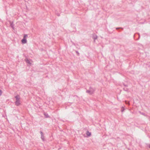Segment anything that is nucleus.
I'll return each instance as SVG.
<instances>
[{
  "label": "nucleus",
  "instance_id": "f257e3e1",
  "mask_svg": "<svg viewBox=\"0 0 150 150\" xmlns=\"http://www.w3.org/2000/svg\"><path fill=\"white\" fill-rule=\"evenodd\" d=\"M15 98L16 99V101L15 102V104L17 106H19L21 104L20 103V96L18 95L16 96L15 97Z\"/></svg>",
  "mask_w": 150,
  "mask_h": 150
},
{
  "label": "nucleus",
  "instance_id": "f03ea898",
  "mask_svg": "<svg viewBox=\"0 0 150 150\" xmlns=\"http://www.w3.org/2000/svg\"><path fill=\"white\" fill-rule=\"evenodd\" d=\"M95 90L93 88L90 87L89 90H87L86 91V92L90 94H92L94 92Z\"/></svg>",
  "mask_w": 150,
  "mask_h": 150
},
{
  "label": "nucleus",
  "instance_id": "7ed1b4c3",
  "mask_svg": "<svg viewBox=\"0 0 150 150\" xmlns=\"http://www.w3.org/2000/svg\"><path fill=\"white\" fill-rule=\"evenodd\" d=\"M40 133L41 134V139L43 141H44L45 140V137L42 132V131H40Z\"/></svg>",
  "mask_w": 150,
  "mask_h": 150
},
{
  "label": "nucleus",
  "instance_id": "20e7f679",
  "mask_svg": "<svg viewBox=\"0 0 150 150\" xmlns=\"http://www.w3.org/2000/svg\"><path fill=\"white\" fill-rule=\"evenodd\" d=\"M21 42L23 44H25L27 43V40L26 39L23 38L21 40Z\"/></svg>",
  "mask_w": 150,
  "mask_h": 150
},
{
  "label": "nucleus",
  "instance_id": "39448f33",
  "mask_svg": "<svg viewBox=\"0 0 150 150\" xmlns=\"http://www.w3.org/2000/svg\"><path fill=\"white\" fill-rule=\"evenodd\" d=\"M10 26H11V27L13 29H14V25H13V22H11V21L10 22Z\"/></svg>",
  "mask_w": 150,
  "mask_h": 150
},
{
  "label": "nucleus",
  "instance_id": "423d86ee",
  "mask_svg": "<svg viewBox=\"0 0 150 150\" xmlns=\"http://www.w3.org/2000/svg\"><path fill=\"white\" fill-rule=\"evenodd\" d=\"M25 60L27 63L29 64H31V63H30V61L29 60H28V59H26Z\"/></svg>",
  "mask_w": 150,
  "mask_h": 150
},
{
  "label": "nucleus",
  "instance_id": "0eeeda50",
  "mask_svg": "<svg viewBox=\"0 0 150 150\" xmlns=\"http://www.w3.org/2000/svg\"><path fill=\"white\" fill-rule=\"evenodd\" d=\"M86 135L88 136H90L91 135V133L90 132L88 131H87L86 133Z\"/></svg>",
  "mask_w": 150,
  "mask_h": 150
},
{
  "label": "nucleus",
  "instance_id": "6e6552de",
  "mask_svg": "<svg viewBox=\"0 0 150 150\" xmlns=\"http://www.w3.org/2000/svg\"><path fill=\"white\" fill-rule=\"evenodd\" d=\"M97 38V36L96 35H93V38L94 40H95Z\"/></svg>",
  "mask_w": 150,
  "mask_h": 150
},
{
  "label": "nucleus",
  "instance_id": "1a4fd4ad",
  "mask_svg": "<svg viewBox=\"0 0 150 150\" xmlns=\"http://www.w3.org/2000/svg\"><path fill=\"white\" fill-rule=\"evenodd\" d=\"M28 37V35L27 34H24V35L23 38H24L26 39Z\"/></svg>",
  "mask_w": 150,
  "mask_h": 150
},
{
  "label": "nucleus",
  "instance_id": "9d476101",
  "mask_svg": "<svg viewBox=\"0 0 150 150\" xmlns=\"http://www.w3.org/2000/svg\"><path fill=\"white\" fill-rule=\"evenodd\" d=\"M125 108H123V107H122V109H121V111L122 112H123L125 110Z\"/></svg>",
  "mask_w": 150,
  "mask_h": 150
},
{
  "label": "nucleus",
  "instance_id": "9b49d317",
  "mask_svg": "<svg viewBox=\"0 0 150 150\" xmlns=\"http://www.w3.org/2000/svg\"><path fill=\"white\" fill-rule=\"evenodd\" d=\"M125 103L126 104H128V105H129V101H125Z\"/></svg>",
  "mask_w": 150,
  "mask_h": 150
},
{
  "label": "nucleus",
  "instance_id": "f8f14e48",
  "mask_svg": "<svg viewBox=\"0 0 150 150\" xmlns=\"http://www.w3.org/2000/svg\"><path fill=\"white\" fill-rule=\"evenodd\" d=\"M2 94V91L0 89V96Z\"/></svg>",
  "mask_w": 150,
  "mask_h": 150
},
{
  "label": "nucleus",
  "instance_id": "ddd939ff",
  "mask_svg": "<svg viewBox=\"0 0 150 150\" xmlns=\"http://www.w3.org/2000/svg\"><path fill=\"white\" fill-rule=\"evenodd\" d=\"M116 28V29H119V28ZM122 28V29H123V28Z\"/></svg>",
  "mask_w": 150,
  "mask_h": 150
},
{
  "label": "nucleus",
  "instance_id": "4468645a",
  "mask_svg": "<svg viewBox=\"0 0 150 150\" xmlns=\"http://www.w3.org/2000/svg\"><path fill=\"white\" fill-rule=\"evenodd\" d=\"M149 147L150 148V144H149Z\"/></svg>",
  "mask_w": 150,
  "mask_h": 150
},
{
  "label": "nucleus",
  "instance_id": "2eb2a0df",
  "mask_svg": "<svg viewBox=\"0 0 150 150\" xmlns=\"http://www.w3.org/2000/svg\"><path fill=\"white\" fill-rule=\"evenodd\" d=\"M77 53L79 54V53H78V52H77Z\"/></svg>",
  "mask_w": 150,
  "mask_h": 150
},
{
  "label": "nucleus",
  "instance_id": "dca6fc26",
  "mask_svg": "<svg viewBox=\"0 0 150 150\" xmlns=\"http://www.w3.org/2000/svg\"><path fill=\"white\" fill-rule=\"evenodd\" d=\"M77 53L79 54V53H78V52H77Z\"/></svg>",
  "mask_w": 150,
  "mask_h": 150
},
{
  "label": "nucleus",
  "instance_id": "f3484780",
  "mask_svg": "<svg viewBox=\"0 0 150 150\" xmlns=\"http://www.w3.org/2000/svg\"><path fill=\"white\" fill-rule=\"evenodd\" d=\"M77 53L79 54V53H78V52H77Z\"/></svg>",
  "mask_w": 150,
  "mask_h": 150
}]
</instances>
